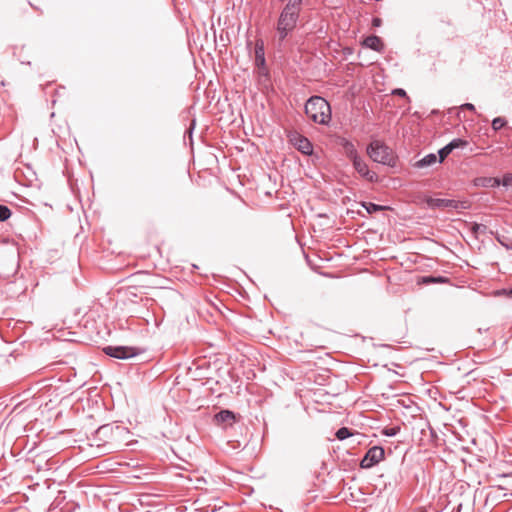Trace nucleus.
<instances>
[{
	"label": "nucleus",
	"instance_id": "1",
	"mask_svg": "<svg viewBox=\"0 0 512 512\" xmlns=\"http://www.w3.org/2000/svg\"><path fill=\"white\" fill-rule=\"evenodd\" d=\"M303 0H287L277 19L275 30L279 45H281L296 29L300 20Z\"/></svg>",
	"mask_w": 512,
	"mask_h": 512
},
{
	"label": "nucleus",
	"instance_id": "2",
	"mask_svg": "<svg viewBox=\"0 0 512 512\" xmlns=\"http://www.w3.org/2000/svg\"><path fill=\"white\" fill-rule=\"evenodd\" d=\"M305 114L316 124L328 125L331 120V107L323 97L312 96L305 104Z\"/></svg>",
	"mask_w": 512,
	"mask_h": 512
},
{
	"label": "nucleus",
	"instance_id": "3",
	"mask_svg": "<svg viewBox=\"0 0 512 512\" xmlns=\"http://www.w3.org/2000/svg\"><path fill=\"white\" fill-rule=\"evenodd\" d=\"M368 156L377 163L394 167L396 164L392 150L382 141L373 140L366 149Z\"/></svg>",
	"mask_w": 512,
	"mask_h": 512
},
{
	"label": "nucleus",
	"instance_id": "4",
	"mask_svg": "<svg viewBox=\"0 0 512 512\" xmlns=\"http://www.w3.org/2000/svg\"><path fill=\"white\" fill-rule=\"evenodd\" d=\"M19 268L18 253L14 249L0 250V277L8 279Z\"/></svg>",
	"mask_w": 512,
	"mask_h": 512
},
{
	"label": "nucleus",
	"instance_id": "5",
	"mask_svg": "<svg viewBox=\"0 0 512 512\" xmlns=\"http://www.w3.org/2000/svg\"><path fill=\"white\" fill-rule=\"evenodd\" d=\"M427 206L431 209H454L456 211L460 210H468L471 208V202L467 199L465 200H454V199H442V198H433L428 197L425 200Z\"/></svg>",
	"mask_w": 512,
	"mask_h": 512
},
{
	"label": "nucleus",
	"instance_id": "6",
	"mask_svg": "<svg viewBox=\"0 0 512 512\" xmlns=\"http://www.w3.org/2000/svg\"><path fill=\"white\" fill-rule=\"evenodd\" d=\"M103 352L110 357L116 359H129L139 354V349L132 346H105Z\"/></svg>",
	"mask_w": 512,
	"mask_h": 512
},
{
	"label": "nucleus",
	"instance_id": "7",
	"mask_svg": "<svg viewBox=\"0 0 512 512\" xmlns=\"http://www.w3.org/2000/svg\"><path fill=\"white\" fill-rule=\"evenodd\" d=\"M385 451L381 446L371 447L360 461V467L369 469L384 459Z\"/></svg>",
	"mask_w": 512,
	"mask_h": 512
},
{
	"label": "nucleus",
	"instance_id": "8",
	"mask_svg": "<svg viewBox=\"0 0 512 512\" xmlns=\"http://www.w3.org/2000/svg\"><path fill=\"white\" fill-rule=\"evenodd\" d=\"M288 138H289L290 143L299 152H301L304 155H312V153H313V145H312L311 141L307 137H305V136H303L300 133L295 131V132H291L288 135Z\"/></svg>",
	"mask_w": 512,
	"mask_h": 512
},
{
	"label": "nucleus",
	"instance_id": "9",
	"mask_svg": "<svg viewBox=\"0 0 512 512\" xmlns=\"http://www.w3.org/2000/svg\"><path fill=\"white\" fill-rule=\"evenodd\" d=\"M354 169L359 173L362 177H364L366 180L370 182H377L378 181V175L370 171L368 168V165L365 163V161L359 157L356 160L352 161Z\"/></svg>",
	"mask_w": 512,
	"mask_h": 512
},
{
	"label": "nucleus",
	"instance_id": "10",
	"mask_svg": "<svg viewBox=\"0 0 512 512\" xmlns=\"http://www.w3.org/2000/svg\"><path fill=\"white\" fill-rule=\"evenodd\" d=\"M340 145L342 146L346 157L351 162L360 157L355 145L350 140H348L346 138H341Z\"/></svg>",
	"mask_w": 512,
	"mask_h": 512
},
{
	"label": "nucleus",
	"instance_id": "11",
	"mask_svg": "<svg viewBox=\"0 0 512 512\" xmlns=\"http://www.w3.org/2000/svg\"><path fill=\"white\" fill-rule=\"evenodd\" d=\"M266 65L264 42L259 39L255 43V66L257 68H264Z\"/></svg>",
	"mask_w": 512,
	"mask_h": 512
},
{
	"label": "nucleus",
	"instance_id": "12",
	"mask_svg": "<svg viewBox=\"0 0 512 512\" xmlns=\"http://www.w3.org/2000/svg\"><path fill=\"white\" fill-rule=\"evenodd\" d=\"M217 424H223L225 427L231 426L235 421V414L230 410H221L214 416Z\"/></svg>",
	"mask_w": 512,
	"mask_h": 512
},
{
	"label": "nucleus",
	"instance_id": "13",
	"mask_svg": "<svg viewBox=\"0 0 512 512\" xmlns=\"http://www.w3.org/2000/svg\"><path fill=\"white\" fill-rule=\"evenodd\" d=\"M363 45L377 52H382L384 50V43L377 35L367 36L363 41Z\"/></svg>",
	"mask_w": 512,
	"mask_h": 512
},
{
	"label": "nucleus",
	"instance_id": "14",
	"mask_svg": "<svg viewBox=\"0 0 512 512\" xmlns=\"http://www.w3.org/2000/svg\"><path fill=\"white\" fill-rule=\"evenodd\" d=\"M438 158L434 153L427 154L422 159L418 160L414 166L416 168H425L437 163Z\"/></svg>",
	"mask_w": 512,
	"mask_h": 512
},
{
	"label": "nucleus",
	"instance_id": "15",
	"mask_svg": "<svg viewBox=\"0 0 512 512\" xmlns=\"http://www.w3.org/2000/svg\"><path fill=\"white\" fill-rule=\"evenodd\" d=\"M477 185H481L483 187H499L501 185V180L496 177H484L477 179Z\"/></svg>",
	"mask_w": 512,
	"mask_h": 512
},
{
	"label": "nucleus",
	"instance_id": "16",
	"mask_svg": "<svg viewBox=\"0 0 512 512\" xmlns=\"http://www.w3.org/2000/svg\"><path fill=\"white\" fill-rule=\"evenodd\" d=\"M470 232L474 238H478L479 234H485L487 232V226L473 222L470 224Z\"/></svg>",
	"mask_w": 512,
	"mask_h": 512
},
{
	"label": "nucleus",
	"instance_id": "17",
	"mask_svg": "<svg viewBox=\"0 0 512 512\" xmlns=\"http://www.w3.org/2000/svg\"><path fill=\"white\" fill-rule=\"evenodd\" d=\"M114 430L119 431L121 430L120 426H114L111 424H106L98 428L97 434L99 436H107L108 434L112 433Z\"/></svg>",
	"mask_w": 512,
	"mask_h": 512
},
{
	"label": "nucleus",
	"instance_id": "18",
	"mask_svg": "<svg viewBox=\"0 0 512 512\" xmlns=\"http://www.w3.org/2000/svg\"><path fill=\"white\" fill-rule=\"evenodd\" d=\"M362 206L366 209L369 214H373L379 211H383L386 207L371 202H363Z\"/></svg>",
	"mask_w": 512,
	"mask_h": 512
},
{
	"label": "nucleus",
	"instance_id": "19",
	"mask_svg": "<svg viewBox=\"0 0 512 512\" xmlns=\"http://www.w3.org/2000/svg\"><path fill=\"white\" fill-rule=\"evenodd\" d=\"M335 436L338 440L342 441L352 436V432L347 427H341L336 431Z\"/></svg>",
	"mask_w": 512,
	"mask_h": 512
},
{
	"label": "nucleus",
	"instance_id": "20",
	"mask_svg": "<svg viewBox=\"0 0 512 512\" xmlns=\"http://www.w3.org/2000/svg\"><path fill=\"white\" fill-rule=\"evenodd\" d=\"M467 141L466 140H463V139H460V138H456V139H453L451 142L448 143L449 147H451L452 151L456 148H463L467 145Z\"/></svg>",
	"mask_w": 512,
	"mask_h": 512
},
{
	"label": "nucleus",
	"instance_id": "21",
	"mask_svg": "<svg viewBox=\"0 0 512 512\" xmlns=\"http://www.w3.org/2000/svg\"><path fill=\"white\" fill-rule=\"evenodd\" d=\"M452 152V149L451 147H449V145H445L444 147H442L439 151H438V155H439V159H438V162L439 163H442L444 161V159Z\"/></svg>",
	"mask_w": 512,
	"mask_h": 512
},
{
	"label": "nucleus",
	"instance_id": "22",
	"mask_svg": "<svg viewBox=\"0 0 512 512\" xmlns=\"http://www.w3.org/2000/svg\"><path fill=\"white\" fill-rule=\"evenodd\" d=\"M506 123L507 122H506L505 118H503V117H496L492 121V128H493V130L498 131L502 127H504L506 125Z\"/></svg>",
	"mask_w": 512,
	"mask_h": 512
},
{
	"label": "nucleus",
	"instance_id": "23",
	"mask_svg": "<svg viewBox=\"0 0 512 512\" xmlns=\"http://www.w3.org/2000/svg\"><path fill=\"white\" fill-rule=\"evenodd\" d=\"M11 216V210L6 206L0 204V222L6 221Z\"/></svg>",
	"mask_w": 512,
	"mask_h": 512
},
{
	"label": "nucleus",
	"instance_id": "24",
	"mask_svg": "<svg viewBox=\"0 0 512 512\" xmlns=\"http://www.w3.org/2000/svg\"><path fill=\"white\" fill-rule=\"evenodd\" d=\"M399 432H400L399 426L386 427L383 429V434L388 437H393V436L397 435Z\"/></svg>",
	"mask_w": 512,
	"mask_h": 512
},
{
	"label": "nucleus",
	"instance_id": "25",
	"mask_svg": "<svg viewBox=\"0 0 512 512\" xmlns=\"http://www.w3.org/2000/svg\"><path fill=\"white\" fill-rule=\"evenodd\" d=\"M392 95H395V96H399V97H403L405 99H407L408 101H410V98L408 97L406 91L402 88H395L392 90Z\"/></svg>",
	"mask_w": 512,
	"mask_h": 512
},
{
	"label": "nucleus",
	"instance_id": "26",
	"mask_svg": "<svg viewBox=\"0 0 512 512\" xmlns=\"http://www.w3.org/2000/svg\"><path fill=\"white\" fill-rule=\"evenodd\" d=\"M501 185L505 187L512 186V174H505L501 180Z\"/></svg>",
	"mask_w": 512,
	"mask_h": 512
},
{
	"label": "nucleus",
	"instance_id": "27",
	"mask_svg": "<svg viewBox=\"0 0 512 512\" xmlns=\"http://www.w3.org/2000/svg\"><path fill=\"white\" fill-rule=\"evenodd\" d=\"M257 69H258L259 76L268 77L269 71H268L266 65L264 66V68H257Z\"/></svg>",
	"mask_w": 512,
	"mask_h": 512
},
{
	"label": "nucleus",
	"instance_id": "28",
	"mask_svg": "<svg viewBox=\"0 0 512 512\" xmlns=\"http://www.w3.org/2000/svg\"><path fill=\"white\" fill-rule=\"evenodd\" d=\"M461 108L462 109H467V110H470V111H475V106L471 103H465L463 105H461Z\"/></svg>",
	"mask_w": 512,
	"mask_h": 512
},
{
	"label": "nucleus",
	"instance_id": "29",
	"mask_svg": "<svg viewBox=\"0 0 512 512\" xmlns=\"http://www.w3.org/2000/svg\"><path fill=\"white\" fill-rule=\"evenodd\" d=\"M381 24H382V20H381L380 18H378V17H374V18L372 19V25H373L374 27H379V26H381Z\"/></svg>",
	"mask_w": 512,
	"mask_h": 512
},
{
	"label": "nucleus",
	"instance_id": "30",
	"mask_svg": "<svg viewBox=\"0 0 512 512\" xmlns=\"http://www.w3.org/2000/svg\"><path fill=\"white\" fill-rule=\"evenodd\" d=\"M194 127H195V120L192 121L189 129L186 131L187 133H189L190 136L192 135Z\"/></svg>",
	"mask_w": 512,
	"mask_h": 512
},
{
	"label": "nucleus",
	"instance_id": "31",
	"mask_svg": "<svg viewBox=\"0 0 512 512\" xmlns=\"http://www.w3.org/2000/svg\"><path fill=\"white\" fill-rule=\"evenodd\" d=\"M496 239L502 246L508 248V245L504 243L503 239H501L499 236H497Z\"/></svg>",
	"mask_w": 512,
	"mask_h": 512
},
{
	"label": "nucleus",
	"instance_id": "32",
	"mask_svg": "<svg viewBox=\"0 0 512 512\" xmlns=\"http://www.w3.org/2000/svg\"><path fill=\"white\" fill-rule=\"evenodd\" d=\"M461 508H462V505H461V504H459V505L457 506V511H456V512H460Z\"/></svg>",
	"mask_w": 512,
	"mask_h": 512
},
{
	"label": "nucleus",
	"instance_id": "33",
	"mask_svg": "<svg viewBox=\"0 0 512 512\" xmlns=\"http://www.w3.org/2000/svg\"><path fill=\"white\" fill-rule=\"evenodd\" d=\"M434 280L432 278H427L425 282H433Z\"/></svg>",
	"mask_w": 512,
	"mask_h": 512
},
{
	"label": "nucleus",
	"instance_id": "34",
	"mask_svg": "<svg viewBox=\"0 0 512 512\" xmlns=\"http://www.w3.org/2000/svg\"><path fill=\"white\" fill-rule=\"evenodd\" d=\"M509 294L512 296V288L510 289Z\"/></svg>",
	"mask_w": 512,
	"mask_h": 512
}]
</instances>
